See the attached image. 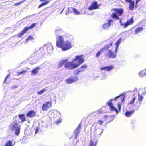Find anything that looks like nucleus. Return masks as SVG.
Instances as JSON below:
<instances>
[{
  "mask_svg": "<svg viewBox=\"0 0 146 146\" xmlns=\"http://www.w3.org/2000/svg\"><path fill=\"white\" fill-rule=\"evenodd\" d=\"M84 62L83 55H77L72 62L65 64V68L68 70H72L79 66Z\"/></svg>",
  "mask_w": 146,
  "mask_h": 146,
  "instance_id": "1",
  "label": "nucleus"
},
{
  "mask_svg": "<svg viewBox=\"0 0 146 146\" xmlns=\"http://www.w3.org/2000/svg\"><path fill=\"white\" fill-rule=\"evenodd\" d=\"M56 37L57 46L61 48L62 51H66L72 47V43L73 42V40H71V41L67 40L64 41V38L62 36H59L58 38L57 36Z\"/></svg>",
  "mask_w": 146,
  "mask_h": 146,
  "instance_id": "2",
  "label": "nucleus"
},
{
  "mask_svg": "<svg viewBox=\"0 0 146 146\" xmlns=\"http://www.w3.org/2000/svg\"><path fill=\"white\" fill-rule=\"evenodd\" d=\"M127 92H124L119 95L115 98L114 99H111L107 102L106 104L109 106L110 109L111 111H115L117 114L118 113V112L117 109L114 106L112 101L113 100L117 101L120 100L121 102L123 103L124 102L125 95L127 94Z\"/></svg>",
  "mask_w": 146,
  "mask_h": 146,
  "instance_id": "3",
  "label": "nucleus"
},
{
  "mask_svg": "<svg viewBox=\"0 0 146 146\" xmlns=\"http://www.w3.org/2000/svg\"><path fill=\"white\" fill-rule=\"evenodd\" d=\"M103 121L101 120H98L96 122L97 124L96 125H94L91 127V131L94 135L96 137H99L103 132V130L101 128L100 125L102 124Z\"/></svg>",
  "mask_w": 146,
  "mask_h": 146,
  "instance_id": "4",
  "label": "nucleus"
},
{
  "mask_svg": "<svg viewBox=\"0 0 146 146\" xmlns=\"http://www.w3.org/2000/svg\"><path fill=\"white\" fill-rule=\"evenodd\" d=\"M20 125L16 122L12 123L10 125V128L12 131H15V133L18 136L20 132Z\"/></svg>",
  "mask_w": 146,
  "mask_h": 146,
  "instance_id": "5",
  "label": "nucleus"
},
{
  "mask_svg": "<svg viewBox=\"0 0 146 146\" xmlns=\"http://www.w3.org/2000/svg\"><path fill=\"white\" fill-rule=\"evenodd\" d=\"M50 114L51 115L53 116V118H57V117L59 119L56 121V123L57 124L60 123L62 121V119L60 118L61 114L60 112L57 111V110H52L50 112Z\"/></svg>",
  "mask_w": 146,
  "mask_h": 146,
  "instance_id": "6",
  "label": "nucleus"
},
{
  "mask_svg": "<svg viewBox=\"0 0 146 146\" xmlns=\"http://www.w3.org/2000/svg\"><path fill=\"white\" fill-rule=\"evenodd\" d=\"M112 10L114 12V13H112V17L116 20H119L120 18L118 16L122 14L123 11V9H121L114 8Z\"/></svg>",
  "mask_w": 146,
  "mask_h": 146,
  "instance_id": "7",
  "label": "nucleus"
},
{
  "mask_svg": "<svg viewBox=\"0 0 146 146\" xmlns=\"http://www.w3.org/2000/svg\"><path fill=\"white\" fill-rule=\"evenodd\" d=\"M46 49L49 53L52 52L53 51V47L52 44H50L47 45H45L44 46L40 48L39 51L41 52L42 53V55H43V54L45 53Z\"/></svg>",
  "mask_w": 146,
  "mask_h": 146,
  "instance_id": "8",
  "label": "nucleus"
},
{
  "mask_svg": "<svg viewBox=\"0 0 146 146\" xmlns=\"http://www.w3.org/2000/svg\"><path fill=\"white\" fill-rule=\"evenodd\" d=\"M116 53L113 52L111 50H109L105 53V55L107 58L115 59L117 57Z\"/></svg>",
  "mask_w": 146,
  "mask_h": 146,
  "instance_id": "9",
  "label": "nucleus"
},
{
  "mask_svg": "<svg viewBox=\"0 0 146 146\" xmlns=\"http://www.w3.org/2000/svg\"><path fill=\"white\" fill-rule=\"evenodd\" d=\"M36 23H33L28 27H25L23 30L17 35L18 37H21L26 33L28 30L31 29L35 27L36 26Z\"/></svg>",
  "mask_w": 146,
  "mask_h": 146,
  "instance_id": "10",
  "label": "nucleus"
},
{
  "mask_svg": "<svg viewBox=\"0 0 146 146\" xmlns=\"http://www.w3.org/2000/svg\"><path fill=\"white\" fill-rule=\"evenodd\" d=\"M52 106V102L49 101L44 103L42 107V109L44 111H46Z\"/></svg>",
  "mask_w": 146,
  "mask_h": 146,
  "instance_id": "11",
  "label": "nucleus"
},
{
  "mask_svg": "<svg viewBox=\"0 0 146 146\" xmlns=\"http://www.w3.org/2000/svg\"><path fill=\"white\" fill-rule=\"evenodd\" d=\"M41 57V56L39 55L38 52H36L33 53L31 56L30 57V59L32 60L34 59V62L39 60Z\"/></svg>",
  "mask_w": 146,
  "mask_h": 146,
  "instance_id": "12",
  "label": "nucleus"
},
{
  "mask_svg": "<svg viewBox=\"0 0 146 146\" xmlns=\"http://www.w3.org/2000/svg\"><path fill=\"white\" fill-rule=\"evenodd\" d=\"M113 20H108V22L102 25V27L103 29H108L110 26L112 22H113Z\"/></svg>",
  "mask_w": 146,
  "mask_h": 146,
  "instance_id": "13",
  "label": "nucleus"
},
{
  "mask_svg": "<svg viewBox=\"0 0 146 146\" xmlns=\"http://www.w3.org/2000/svg\"><path fill=\"white\" fill-rule=\"evenodd\" d=\"M97 3V2L96 1L93 2L91 5L88 8L89 10H92L99 8L98 6H100V5H98Z\"/></svg>",
  "mask_w": 146,
  "mask_h": 146,
  "instance_id": "14",
  "label": "nucleus"
},
{
  "mask_svg": "<svg viewBox=\"0 0 146 146\" xmlns=\"http://www.w3.org/2000/svg\"><path fill=\"white\" fill-rule=\"evenodd\" d=\"M81 124H80L78 127L74 131V133L75 134L74 139H76L80 130Z\"/></svg>",
  "mask_w": 146,
  "mask_h": 146,
  "instance_id": "15",
  "label": "nucleus"
},
{
  "mask_svg": "<svg viewBox=\"0 0 146 146\" xmlns=\"http://www.w3.org/2000/svg\"><path fill=\"white\" fill-rule=\"evenodd\" d=\"M36 115V113L33 110H31L29 111L27 114V117L29 118H32Z\"/></svg>",
  "mask_w": 146,
  "mask_h": 146,
  "instance_id": "16",
  "label": "nucleus"
},
{
  "mask_svg": "<svg viewBox=\"0 0 146 146\" xmlns=\"http://www.w3.org/2000/svg\"><path fill=\"white\" fill-rule=\"evenodd\" d=\"M114 68V66H110L101 68L100 69L101 70H106L107 71H109L111 70Z\"/></svg>",
  "mask_w": 146,
  "mask_h": 146,
  "instance_id": "17",
  "label": "nucleus"
},
{
  "mask_svg": "<svg viewBox=\"0 0 146 146\" xmlns=\"http://www.w3.org/2000/svg\"><path fill=\"white\" fill-rule=\"evenodd\" d=\"M40 69V68L39 66L34 68L31 71V75L33 76H35L38 72L39 70Z\"/></svg>",
  "mask_w": 146,
  "mask_h": 146,
  "instance_id": "18",
  "label": "nucleus"
},
{
  "mask_svg": "<svg viewBox=\"0 0 146 146\" xmlns=\"http://www.w3.org/2000/svg\"><path fill=\"white\" fill-rule=\"evenodd\" d=\"M122 41V39L121 38H120L116 42L115 44L116 46L115 52L117 53V52L119 46L120 44Z\"/></svg>",
  "mask_w": 146,
  "mask_h": 146,
  "instance_id": "19",
  "label": "nucleus"
},
{
  "mask_svg": "<svg viewBox=\"0 0 146 146\" xmlns=\"http://www.w3.org/2000/svg\"><path fill=\"white\" fill-rule=\"evenodd\" d=\"M68 11V12L73 11L75 14L78 15L80 14V13L76 9L73 8H69Z\"/></svg>",
  "mask_w": 146,
  "mask_h": 146,
  "instance_id": "20",
  "label": "nucleus"
},
{
  "mask_svg": "<svg viewBox=\"0 0 146 146\" xmlns=\"http://www.w3.org/2000/svg\"><path fill=\"white\" fill-rule=\"evenodd\" d=\"M46 0H40V1L41 2H42L43 1H45V2H44L41 4H40L38 7V8H40L43 6L45 5H46L47 4L49 3V1H46Z\"/></svg>",
  "mask_w": 146,
  "mask_h": 146,
  "instance_id": "21",
  "label": "nucleus"
},
{
  "mask_svg": "<svg viewBox=\"0 0 146 146\" xmlns=\"http://www.w3.org/2000/svg\"><path fill=\"white\" fill-rule=\"evenodd\" d=\"M112 45V42H111L109 44H108L106 45L104 47L102 48H103L104 50V52L106 50H108L109 48L111 47Z\"/></svg>",
  "mask_w": 146,
  "mask_h": 146,
  "instance_id": "22",
  "label": "nucleus"
},
{
  "mask_svg": "<svg viewBox=\"0 0 146 146\" xmlns=\"http://www.w3.org/2000/svg\"><path fill=\"white\" fill-rule=\"evenodd\" d=\"M87 67V65L86 64H84L80 68H79L78 69L80 71V72H84L85 70L86 69Z\"/></svg>",
  "mask_w": 146,
  "mask_h": 146,
  "instance_id": "23",
  "label": "nucleus"
},
{
  "mask_svg": "<svg viewBox=\"0 0 146 146\" xmlns=\"http://www.w3.org/2000/svg\"><path fill=\"white\" fill-rule=\"evenodd\" d=\"M18 116L19 119L21 120L22 122H23L25 121V117L24 114H20Z\"/></svg>",
  "mask_w": 146,
  "mask_h": 146,
  "instance_id": "24",
  "label": "nucleus"
},
{
  "mask_svg": "<svg viewBox=\"0 0 146 146\" xmlns=\"http://www.w3.org/2000/svg\"><path fill=\"white\" fill-rule=\"evenodd\" d=\"M134 2L133 1L132 2H129V9L131 10H133L134 7Z\"/></svg>",
  "mask_w": 146,
  "mask_h": 146,
  "instance_id": "25",
  "label": "nucleus"
},
{
  "mask_svg": "<svg viewBox=\"0 0 146 146\" xmlns=\"http://www.w3.org/2000/svg\"><path fill=\"white\" fill-rule=\"evenodd\" d=\"M104 52V49L103 48L101 49L96 54V57H98L100 55Z\"/></svg>",
  "mask_w": 146,
  "mask_h": 146,
  "instance_id": "26",
  "label": "nucleus"
},
{
  "mask_svg": "<svg viewBox=\"0 0 146 146\" xmlns=\"http://www.w3.org/2000/svg\"><path fill=\"white\" fill-rule=\"evenodd\" d=\"M67 61V60H62L60 61L58 64V66L59 68L61 67Z\"/></svg>",
  "mask_w": 146,
  "mask_h": 146,
  "instance_id": "27",
  "label": "nucleus"
},
{
  "mask_svg": "<svg viewBox=\"0 0 146 146\" xmlns=\"http://www.w3.org/2000/svg\"><path fill=\"white\" fill-rule=\"evenodd\" d=\"M143 29V28L141 27H138L135 29V32L136 34H137L138 33L140 32Z\"/></svg>",
  "mask_w": 146,
  "mask_h": 146,
  "instance_id": "28",
  "label": "nucleus"
},
{
  "mask_svg": "<svg viewBox=\"0 0 146 146\" xmlns=\"http://www.w3.org/2000/svg\"><path fill=\"white\" fill-rule=\"evenodd\" d=\"M136 97L135 96L134 94L133 96V98L132 100L130 101L129 103V104L130 105H132L134 104V101L135 99H136Z\"/></svg>",
  "mask_w": 146,
  "mask_h": 146,
  "instance_id": "29",
  "label": "nucleus"
},
{
  "mask_svg": "<svg viewBox=\"0 0 146 146\" xmlns=\"http://www.w3.org/2000/svg\"><path fill=\"white\" fill-rule=\"evenodd\" d=\"M66 82L67 83L70 84L73 83L72 79L71 77L66 80Z\"/></svg>",
  "mask_w": 146,
  "mask_h": 146,
  "instance_id": "30",
  "label": "nucleus"
},
{
  "mask_svg": "<svg viewBox=\"0 0 146 146\" xmlns=\"http://www.w3.org/2000/svg\"><path fill=\"white\" fill-rule=\"evenodd\" d=\"M133 17H132L130 19L128 20V25L133 24Z\"/></svg>",
  "mask_w": 146,
  "mask_h": 146,
  "instance_id": "31",
  "label": "nucleus"
},
{
  "mask_svg": "<svg viewBox=\"0 0 146 146\" xmlns=\"http://www.w3.org/2000/svg\"><path fill=\"white\" fill-rule=\"evenodd\" d=\"M97 142H95L94 143V142L92 140L90 141L89 146H96Z\"/></svg>",
  "mask_w": 146,
  "mask_h": 146,
  "instance_id": "32",
  "label": "nucleus"
},
{
  "mask_svg": "<svg viewBox=\"0 0 146 146\" xmlns=\"http://www.w3.org/2000/svg\"><path fill=\"white\" fill-rule=\"evenodd\" d=\"M73 82H76L78 80V77L76 76H72L71 77Z\"/></svg>",
  "mask_w": 146,
  "mask_h": 146,
  "instance_id": "33",
  "label": "nucleus"
},
{
  "mask_svg": "<svg viewBox=\"0 0 146 146\" xmlns=\"http://www.w3.org/2000/svg\"><path fill=\"white\" fill-rule=\"evenodd\" d=\"M47 87L41 90L38 92V94H42L46 90Z\"/></svg>",
  "mask_w": 146,
  "mask_h": 146,
  "instance_id": "34",
  "label": "nucleus"
},
{
  "mask_svg": "<svg viewBox=\"0 0 146 146\" xmlns=\"http://www.w3.org/2000/svg\"><path fill=\"white\" fill-rule=\"evenodd\" d=\"M139 75L140 77H143L146 75V73L144 70H142L140 72Z\"/></svg>",
  "mask_w": 146,
  "mask_h": 146,
  "instance_id": "35",
  "label": "nucleus"
},
{
  "mask_svg": "<svg viewBox=\"0 0 146 146\" xmlns=\"http://www.w3.org/2000/svg\"><path fill=\"white\" fill-rule=\"evenodd\" d=\"M13 145L11 141H9L7 142V143L5 145V146H13Z\"/></svg>",
  "mask_w": 146,
  "mask_h": 146,
  "instance_id": "36",
  "label": "nucleus"
},
{
  "mask_svg": "<svg viewBox=\"0 0 146 146\" xmlns=\"http://www.w3.org/2000/svg\"><path fill=\"white\" fill-rule=\"evenodd\" d=\"M27 69L26 70H23L21 72H18L17 73L18 76H19L20 75L25 74L27 71Z\"/></svg>",
  "mask_w": 146,
  "mask_h": 146,
  "instance_id": "37",
  "label": "nucleus"
},
{
  "mask_svg": "<svg viewBox=\"0 0 146 146\" xmlns=\"http://www.w3.org/2000/svg\"><path fill=\"white\" fill-rule=\"evenodd\" d=\"M120 22L122 25H124V28H126L128 26V21L126 22V23L123 24L121 20L120 21Z\"/></svg>",
  "mask_w": 146,
  "mask_h": 146,
  "instance_id": "38",
  "label": "nucleus"
},
{
  "mask_svg": "<svg viewBox=\"0 0 146 146\" xmlns=\"http://www.w3.org/2000/svg\"><path fill=\"white\" fill-rule=\"evenodd\" d=\"M135 111V110H133L131 111H128V117H129L131 116L134 113Z\"/></svg>",
  "mask_w": 146,
  "mask_h": 146,
  "instance_id": "39",
  "label": "nucleus"
},
{
  "mask_svg": "<svg viewBox=\"0 0 146 146\" xmlns=\"http://www.w3.org/2000/svg\"><path fill=\"white\" fill-rule=\"evenodd\" d=\"M33 39V38L31 36H29L26 40V42H28L29 40H32Z\"/></svg>",
  "mask_w": 146,
  "mask_h": 146,
  "instance_id": "40",
  "label": "nucleus"
},
{
  "mask_svg": "<svg viewBox=\"0 0 146 146\" xmlns=\"http://www.w3.org/2000/svg\"><path fill=\"white\" fill-rule=\"evenodd\" d=\"M80 71L79 70L77 69L76 70H75L73 72L74 74L75 75H78Z\"/></svg>",
  "mask_w": 146,
  "mask_h": 146,
  "instance_id": "41",
  "label": "nucleus"
},
{
  "mask_svg": "<svg viewBox=\"0 0 146 146\" xmlns=\"http://www.w3.org/2000/svg\"><path fill=\"white\" fill-rule=\"evenodd\" d=\"M143 97L141 95H140L139 94L138 95V100L139 102H141L143 99Z\"/></svg>",
  "mask_w": 146,
  "mask_h": 146,
  "instance_id": "42",
  "label": "nucleus"
},
{
  "mask_svg": "<svg viewBox=\"0 0 146 146\" xmlns=\"http://www.w3.org/2000/svg\"><path fill=\"white\" fill-rule=\"evenodd\" d=\"M62 32V30L61 29H56L55 31V32L56 34H59L60 33Z\"/></svg>",
  "mask_w": 146,
  "mask_h": 146,
  "instance_id": "43",
  "label": "nucleus"
},
{
  "mask_svg": "<svg viewBox=\"0 0 146 146\" xmlns=\"http://www.w3.org/2000/svg\"><path fill=\"white\" fill-rule=\"evenodd\" d=\"M29 60L30 61V64H34L36 62V61H35V62H34V59H33L32 60H31L30 59V57L29 58Z\"/></svg>",
  "mask_w": 146,
  "mask_h": 146,
  "instance_id": "44",
  "label": "nucleus"
},
{
  "mask_svg": "<svg viewBox=\"0 0 146 146\" xmlns=\"http://www.w3.org/2000/svg\"><path fill=\"white\" fill-rule=\"evenodd\" d=\"M117 104H118V108L119 110V111H120L121 110V103L120 101L118 102Z\"/></svg>",
  "mask_w": 146,
  "mask_h": 146,
  "instance_id": "45",
  "label": "nucleus"
},
{
  "mask_svg": "<svg viewBox=\"0 0 146 146\" xmlns=\"http://www.w3.org/2000/svg\"><path fill=\"white\" fill-rule=\"evenodd\" d=\"M114 117V115H112L110 116V117H107V118H108V119H109V118H110L111 119H110V121H111L113 120V119Z\"/></svg>",
  "mask_w": 146,
  "mask_h": 146,
  "instance_id": "46",
  "label": "nucleus"
},
{
  "mask_svg": "<svg viewBox=\"0 0 146 146\" xmlns=\"http://www.w3.org/2000/svg\"><path fill=\"white\" fill-rule=\"evenodd\" d=\"M92 115H95V116H96H96H98V115L99 114L98 113V112H94L93 113H92Z\"/></svg>",
  "mask_w": 146,
  "mask_h": 146,
  "instance_id": "47",
  "label": "nucleus"
},
{
  "mask_svg": "<svg viewBox=\"0 0 146 146\" xmlns=\"http://www.w3.org/2000/svg\"><path fill=\"white\" fill-rule=\"evenodd\" d=\"M9 29V28H7L5 30L4 32H6L4 33L5 35H7L8 33Z\"/></svg>",
  "mask_w": 146,
  "mask_h": 146,
  "instance_id": "48",
  "label": "nucleus"
},
{
  "mask_svg": "<svg viewBox=\"0 0 146 146\" xmlns=\"http://www.w3.org/2000/svg\"><path fill=\"white\" fill-rule=\"evenodd\" d=\"M13 120L14 121V122H16L17 123V121L18 119L17 116L14 117L13 118Z\"/></svg>",
  "mask_w": 146,
  "mask_h": 146,
  "instance_id": "49",
  "label": "nucleus"
},
{
  "mask_svg": "<svg viewBox=\"0 0 146 146\" xmlns=\"http://www.w3.org/2000/svg\"><path fill=\"white\" fill-rule=\"evenodd\" d=\"M26 139V138L25 137L23 136L21 139V141H22L23 142H24L25 141Z\"/></svg>",
  "mask_w": 146,
  "mask_h": 146,
  "instance_id": "50",
  "label": "nucleus"
},
{
  "mask_svg": "<svg viewBox=\"0 0 146 146\" xmlns=\"http://www.w3.org/2000/svg\"><path fill=\"white\" fill-rule=\"evenodd\" d=\"M9 75H8L7 77H6V78H5L4 81V82H6V80L8 78H9Z\"/></svg>",
  "mask_w": 146,
  "mask_h": 146,
  "instance_id": "51",
  "label": "nucleus"
},
{
  "mask_svg": "<svg viewBox=\"0 0 146 146\" xmlns=\"http://www.w3.org/2000/svg\"><path fill=\"white\" fill-rule=\"evenodd\" d=\"M17 87V86L16 85H13L12 86L11 88L12 89H14L15 88H16Z\"/></svg>",
  "mask_w": 146,
  "mask_h": 146,
  "instance_id": "52",
  "label": "nucleus"
},
{
  "mask_svg": "<svg viewBox=\"0 0 146 146\" xmlns=\"http://www.w3.org/2000/svg\"><path fill=\"white\" fill-rule=\"evenodd\" d=\"M21 3H22V2H20L18 3H15L14 4V5L15 6H18L19 5H20Z\"/></svg>",
  "mask_w": 146,
  "mask_h": 146,
  "instance_id": "53",
  "label": "nucleus"
},
{
  "mask_svg": "<svg viewBox=\"0 0 146 146\" xmlns=\"http://www.w3.org/2000/svg\"><path fill=\"white\" fill-rule=\"evenodd\" d=\"M38 128H36V130H35V134H36L38 133Z\"/></svg>",
  "mask_w": 146,
  "mask_h": 146,
  "instance_id": "54",
  "label": "nucleus"
},
{
  "mask_svg": "<svg viewBox=\"0 0 146 146\" xmlns=\"http://www.w3.org/2000/svg\"><path fill=\"white\" fill-rule=\"evenodd\" d=\"M125 115L126 117H128V111H126L125 114Z\"/></svg>",
  "mask_w": 146,
  "mask_h": 146,
  "instance_id": "55",
  "label": "nucleus"
},
{
  "mask_svg": "<svg viewBox=\"0 0 146 146\" xmlns=\"http://www.w3.org/2000/svg\"><path fill=\"white\" fill-rule=\"evenodd\" d=\"M140 0H136L135 1L136 4H137V3L139 2Z\"/></svg>",
  "mask_w": 146,
  "mask_h": 146,
  "instance_id": "56",
  "label": "nucleus"
},
{
  "mask_svg": "<svg viewBox=\"0 0 146 146\" xmlns=\"http://www.w3.org/2000/svg\"><path fill=\"white\" fill-rule=\"evenodd\" d=\"M133 1H132V0H128V2L129 3L131 2H132Z\"/></svg>",
  "mask_w": 146,
  "mask_h": 146,
  "instance_id": "57",
  "label": "nucleus"
},
{
  "mask_svg": "<svg viewBox=\"0 0 146 146\" xmlns=\"http://www.w3.org/2000/svg\"><path fill=\"white\" fill-rule=\"evenodd\" d=\"M105 112H104V111H102L101 112V113H104Z\"/></svg>",
  "mask_w": 146,
  "mask_h": 146,
  "instance_id": "58",
  "label": "nucleus"
},
{
  "mask_svg": "<svg viewBox=\"0 0 146 146\" xmlns=\"http://www.w3.org/2000/svg\"><path fill=\"white\" fill-rule=\"evenodd\" d=\"M25 1H26V0H23L22 1H21V2H22V3L23 2Z\"/></svg>",
  "mask_w": 146,
  "mask_h": 146,
  "instance_id": "59",
  "label": "nucleus"
},
{
  "mask_svg": "<svg viewBox=\"0 0 146 146\" xmlns=\"http://www.w3.org/2000/svg\"><path fill=\"white\" fill-rule=\"evenodd\" d=\"M64 9H63V10L60 13V14L61 13H62V12H63V10Z\"/></svg>",
  "mask_w": 146,
  "mask_h": 146,
  "instance_id": "60",
  "label": "nucleus"
},
{
  "mask_svg": "<svg viewBox=\"0 0 146 146\" xmlns=\"http://www.w3.org/2000/svg\"><path fill=\"white\" fill-rule=\"evenodd\" d=\"M105 117H106V116H105ZM107 117H108V116H107ZM105 118L106 119H108V118H107V117H106H106H105Z\"/></svg>",
  "mask_w": 146,
  "mask_h": 146,
  "instance_id": "61",
  "label": "nucleus"
},
{
  "mask_svg": "<svg viewBox=\"0 0 146 146\" xmlns=\"http://www.w3.org/2000/svg\"><path fill=\"white\" fill-rule=\"evenodd\" d=\"M126 2H128V0H125Z\"/></svg>",
  "mask_w": 146,
  "mask_h": 146,
  "instance_id": "62",
  "label": "nucleus"
},
{
  "mask_svg": "<svg viewBox=\"0 0 146 146\" xmlns=\"http://www.w3.org/2000/svg\"><path fill=\"white\" fill-rule=\"evenodd\" d=\"M103 108H102V110H103Z\"/></svg>",
  "mask_w": 146,
  "mask_h": 146,
  "instance_id": "63",
  "label": "nucleus"
}]
</instances>
